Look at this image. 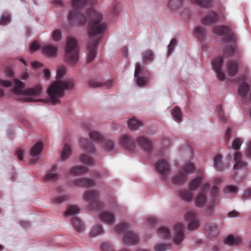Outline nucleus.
<instances>
[{"instance_id":"1","label":"nucleus","mask_w":251,"mask_h":251,"mask_svg":"<svg viewBox=\"0 0 251 251\" xmlns=\"http://www.w3.org/2000/svg\"><path fill=\"white\" fill-rule=\"evenodd\" d=\"M98 0H72L73 10L69 11L67 20L71 26H84L90 20L88 32L90 37H94L104 34L106 24L102 22V15L92 8L87 9L86 15L83 14L84 9L88 5H92Z\"/></svg>"},{"instance_id":"2","label":"nucleus","mask_w":251,"mask_h":251,"mask_svg":"<svg viewBox=\"0 0 251 251\" xmlns=\"http://www.w3.org/2000/svg\"><path fill=\"white\" fill-rule=\"evenodd\" d=\"M65 72V67H59L56 74V78L58 80L51 83L48 89L47 93L50 97V101L53 105L60 103L59 99L63 97L65 90L72 89L75 85V81L72 79L59 80L63 76Z\"/></svg>"},{"instance_id":"3","label":"nucleus","mask_w":251,"mask_h":251,"mask_svg":"<svg viewBox=\"0 0 251 251\" xmlns=\"http://www.w3.org/2000/svg\"><path fill=\"white\" fill-rule=\"evenodd\" d=\"M64 58L72 64H75L78 60L77 42L74 38L69 37L67 39Z\"/></svg>"},{"instance_id":"4","label":"nucleus","mask_w":251,"mask_h":251,"mask_svg":"<svg viewBox=\"0 0 251 251\" xmlns=\"http://www.w3.org/2000/svg\"><path fill=\"white\" fill-rule=\"evenodd\" d=\"M129 225L126 223H123L117 225L115 228V230L118 234L125 232L122 238L125 245H135L139 242L138 236L132 231H127Z\"/></svg>"},{"instance_id":"5","label":"nucleus","mask_w":251,"mask_h":251,"mask_svg":"<svg viewBox=\"0 0 251 251\" xmlns=\"http://www.w3.org/2000/svg\"><path fill=\"white\" fill-rule=\"evenodd\" d=\"M14 84L15 86L12 90V93L18 95L39 96L42 92V87L40 84H37L31 88L23 90L25 86L24 82L19 79H15Z\"/></svg>"},{"instance_id":"6","label":"nucleus","mask_w":251,"mask_h":251,"mask_svg":"<svg viewBox=\"0 0 251 251\" xmlns=\"http://www.w3.org/2000/svg\"><path fill=\"white\" fill-rule=\"evenodd\" d=\"M99 193L96 190H87L83 194V199L88 203L91 210L100 209L103 208V204L99 201Z\"/></svg>"},{"instance_id":"7","label":"nucleus","mask_w":251,"mask_h":251,"mask_svg":"<svg viewBox=\"0 0 251 251\" xmlns=\"http://www.w3.org/2000/svg\"><path fill=\"white\" fill-rule=\"evenodd\" d=\"M224 62V57L220 56L215 58L212 62V65L217 77L223 81L225 78V73L222 71V67Z\"/></svg>"},{"instance_id":"8","label":"nucleus","mask_w":251,"mask_h":251,"mask_svg":"<svg viewBox=\"0 0 251 251\" xmlns=\"http://www.w3.org/2000/svg\"><path fill=\"white\" fill-rule=\"evenodd\" d=\"M119 143L122 147L130 151H133L135 147V140L127 134L122 135L119 138Z\"/></svg>"},{"instance_id":"9","label":"nucleus","mask_w":251,"mask_h":251,"mask_svg":"<svg viewBox=\"0 0 251 251\" xmlns=\"http://www.w3.org/2000/svg\"><path fill=\"white\" fill-rule=\"evenodd\" d=\"M155 168L156 172L164 177L168 176L171 173L168 162L165 160L158 161L155 165Z\"/></svg>"},{"instance_id":"10","label":"nucleus","mask_w":251,"mask_h":251,"mask_svg":"<svg viewBox=\"0 0 251 251\" xmlns=\"http://www.w3.org/2000/svg\"><path fill=\"white\" fill-rule=\"evenodd\" d=\"M185 219L189 221L187 228L189 230H195L199 226V220L197 217L196 213L189 211L185 216Z\"/></svg>"},{"instance_id":"11","label":"nucleus","mask_w":251,"mask_h":251,"mask_svg":"<svg viewBox=\"0 0 251 251\" xmlns=\"http://www.w3.org/2000/svg\"><path fill=\"white\" fill-rule=\"evenodd\" d=\"M99 40H91L87 45V62L90 63L95 59L96 54V47L98 43Z\"/></svg>"},{"instance_id":"12","label":"nucleus","mask_w":251,"mask_h":251,"mask_svg":"<svg viewBox=\"0 0 251 251\" xmlns=\"http://www.w3.org/2000/svg\"><path fill=\"white\" fill-rule=\"evenodd\" d=\"M43 148L42 143L39 142L36 143L31 149L30 151V155L33 158L30 160L31 164H35L37 162L39 157L38 155L41 152Z\"/></svg>"},{"instance_id":"13","label":"nucleus","mask_w":251,"mask_h":251,"mask_svg":"<svg viewBox=\"0 0 251 251\" xmlns=\"http://www.w3.org/2000/svg\"><path fill=\"white\" fill-rule=\"evenodd\" d=\"M136 143L147 152H150L152 149L151 141L147 137L139 136L136 139Z\"/></svg>"},{"instance_id":"14","label":"nucleus","mask_w":251,"mask_h":251,"mask_svg":"<svg viewBox=\"0 0 251 251\" xmlns=\"http://www.w3.org/2000/svg\"><path fill=\"white\" fill-rule=\"evenodd\" d=\"M184 226L182 224H177L174 227L175 235L174 238V242L175 244H180L184 239L183 230Z\"/></svg>"},{"instance_id":"15","label":"nucleus","mask_w":251,"mask_h":251,"mask_svg":"<svg viewBox=\"0 0 251 251\" xmlns=\"http://www.w3.org/2000/svg\"><path fill=\"white\" fill-rule=\"evenodd\" d=\"M209 186L208 183H205L203 186V190L201 191L195 199V203L197 207H203L206 202V193L204 189L208 188Z\"/></svg>"},{"instance_id":"16","label":"nucleus","mask_w":251,"mask_h":251,"mask_svg":"<svg viewBox=\"0 0 251 251\" xmlns=\"http://www.w3.org/2000/svg\"><path fill=\"white\" fill-rule=\"evenodd\" d=\"M73 184L74 185L77 187L87 188L94 186L95 181L91 179L81 178L73 180Z\"/></svg>"},{"instance_id":"17","label":"nucleus","mask_w":251,"mask_h":251,"mask_svg":"<svg viewBox=\"0 0 251 251\" xmlns=\"http://www.w3.org/2000/svg\"><path fill=\"white\" fill-rule=\"evenodd\" d=\"M142 69L141 67L140 64L138 62L136 63L135 70L134 73V76L136 78V82L139 87H142L147 83V78L140 76L139 75L141 74Z\"/></svg>"},{"instance_id":"18","label":"nucleus","mask_w":251,"mask_h":251,"mask_svg":"<svg viewBox=\"0 0 251 251\" xmlns=\"http://www.w3.org/2000/svg\"><path fill=\"white\" fill-rule=\"evenodd\" d=\"M218 20V14L213 11H210L201 19V23L204 25H208L216 23Z\"/></svg>"},{"instance_id":"19","label":"nucleus","mask_w":251,"mask_h":251,"mask_svg":"<svg viewBox=\"0 0 251 251\" xmlns=\"http://www.w3.org/2000/svg\"><path fill=\"white\" fill-rule=\"evenodd\" d=\"M218 193V188L216 186H213L210 191V194L212 197V200L209 203V205L207 207V210L209 212L212 211L214 206L218 204L219 203V201L216 197Z\"/></svg>"},{"instance_id":"20","label":"nucleus","mask_w":251,"mask_h":251,"mask_svg":"<svg viewBox=\"0 0 251 251\" xmlns=\"http://www.w3.org/2000/svg\"><path fill=\"white\" fill-rule=\"evenodd\" d=\"M238 71V64L236 61L230 60L227 62L226 65V72L229 76H234L237 74Z\"/></svg>"},{"instance_id":"21","label":"nucleus","mask_w":251,"mask_h":251,"mask_svg":"<svg viewBox=\"0 0 251 251\" xmlns=\"http://www.w3.org/2000/svg\"><path fill=\"white\" fill-rule=\"evenodd\" d=\"M99 218L102 222L108 225L112 224L115 219L114 214L108 211L101 212L99 215Z\"/></svg>"},{"instance_id":"22","label":"nucleus","mask_w":251,"mask_h":251,"mask_svg":"<svg viewBox=\"0 0 251 251\" xmlns=\"http://www.w3.org/2000/svg\"><path fill=\"white\" fill-rule=\"evenodd\" d=\"M113 81L109 80L105 83H100L94 79H90L88 82V85L90 88H96L100 87H104L106 88H110L112 85Z\"/></svg>"},{"instance_id":"23","label":"nucleus","mask_w":251,"mask_h":251,"mask_svg":"<svg viewBox=\"0 0 251 251\" xmlns=\"http://www.w3.org/2000/svg\"><path fill=\"white\" fill-rule=\"evenodd\" d=\"M42 50L44 54L49 57H53L56 55L58 48L54 46L48 44L44 46Z\"/></svg>"},{"instance_id":"24","label":"nucleus","mask_w":251,"mask_h":251,"mask_svg":"<svg viewBox=\"0 0 251 251\" xmlns=\"http://www.w3.org/2000/svg\"><path fill=\"white\" fill-rule=\"evenodd\" d=\"M242 155L239 152H235L234 154V160L235 164L234 165V169L235 170L246 168L247 163L241 160Z\"/></svg>"},{"instance_id":"25","label":"nucleus","mask_w":251,"mask_h":251,"mask_svg":"<svg viewBox=\"0 0 251 251\" xmlns=\"http://www.w3.org/2000/svg\"><path fill=\"white\" fill-rule=\"evenodd\" d=\"M57 170V167L56 165H53L45 175V179L47 181H56L58 180L60 175L56 173Z\"/></svg>"},{"instance_id":"26","label":"nucleus","mask_w":251,"mask_h":251,"mask_svg":"<svg viewBox=\"0 0 251 251\" xmlns=\"http://www.w3.org/2000/svg\"><path fill=\"white\" fill-rule=\"evenodd\" d=\"M80 143L82 148L87 152L90 153H92L95 152V147L89 140L85 138H82L80 140Z\"/></svg>"},{"instance_id":"27","label":"nucleus","mask_w":251,"mask_h":251,"mask_svg":"<svg viewBox=\"0 0 251 251\" xmlns=\"http://www.w3.org/2000/svg\"><path fill=\"white\" fill-rule=\"evenodd\" d=\"M205 230L206 231L208 236L212 237H216L218 234V229L214 224L208 223L205 226Z\"/></svg>"},{"instance_id":"28","label":"nucleus","mask_w":251,"mask_h":251,"mask_svg":"<svg viewBox=\"0 0 251 251\" xmlns=\"http://www.w3.org/2000/svg\"><path fill=\"white\" fill-rule=\"evenodd\" d=\"M187 178V176L185 174L180 172L177 175L173 177L172 181L174 184L180 186L185 183Z\"/></svg>"},{"instance_id":"29","label":"nucleus","mask_w":251,"mask_h":251,"mask_svg":"<svg viewBox=\"0 0 251 251\" xmlns=\"http://www.w3.org/2000/svg\"><path fill=\"white\" fill-rule=\"evenodd\" d=\"M88 169L84 166H75L70 170V174L74 176L81 175L88 172Z\"/></svg>"},{"instance_id":"30","label":"nucleus","mask_w":251,"mask_h":251,"mask_svg":"<svg viewBox=\"0 0 251 251\" xmlns=\"http://www.w3.org/2000/svg\"><path fill=\"white\" fill-rule=\"evenodd\" d=\"M213 162L214 168L219 171H223L226 168V165L223 162L222 157L219 154L215 156Z\"/></svg>"},{"instance_id":"31","label":"nucleus","mask_w":251,"mask_h":251,"mask_svg":"<svg viewBox=\"0 0 251 251\" xmlns=\"http://www.w3.org/2000/svg\"><path fill=\"white\" fill-rule=\"evenodd\" d=\"M71 223L75 230L78 232H81L84 229V226L82 222L76 217L71 219Z\"/></svg>"},{"instance_id":"32","label":"nucleus","mask_w":251,"mask_h":251,"mask_svg":"<svg viewBox=\"0 0 251 251\" xmlns=\"http://www.w3.org/2000/svg\"><path fill=\"white\" fill-rule=\"evenodd\" d=\"M250 90V86L248 84L245 82H243L238 88V94L241 98L246 99L247 94Z\"/></svg>"},{"instance_id":"33","label":"nucleus","mask_w":251,"mask_h":251,"mask_svg":"<svg viewBox=\"0 0 251 251\" xmlns=\"http://www.w3.org/2000/svg\"><path fill=\"white\" fill-rule=\"evenodd\" d=\"M195 170L194 164L190 162H186L181 168V172L186 176L188 174H193Z\"/></svg>"},{"instance_id":"34","label":"nucleus","mask_w":251,"mask_h":251,"mask_svg":"<svg viewBox=\"0 0 251 251\" xmlns=\"http://www.w3.org/2000/svg\"><path fill=\"white\" fill-rule=\"evenodd\" d=\"M179 197L185 201H190L193 198V194L188 190H181L178 192Z\"/></svg>"},{"instance_id":"35","label":"nucleus","mask_w":251,"mask_h":251,"mask_svg":"<svg viewBox=\"0 0 251 251\" xmlns=\"http://www.w3.org/2000/svg\"><path fill=\"white\" fill-rule=\"evenodd\" d=\"M241 242V239L238 237H234L232 235L228 236L224 240V243L230 246L237 245Z\"/></svg>"},{"instance_id":"36","label":"nucleus","mask_w":251,"mask_h":251,"mask_svg":"<svg viewBox=\"0 0 251 251\" xmlns=\"http://www.w3.org/2000/svg\"><path fill=\"white\" fill-rule=\"evenodd\" d=\"M89 136L90 139L96 141L101 144L103 139L105 138L100 132L96 131H91L89 133Z\"/></svg>"},{"instance_id":"37","label":"nucleus","mask_w":251,"mask_h":251,"mask_svg":"<svg viewBox=\"0 0 251 251\" xmlns=\"http://www.w3.org/2000/svg\"><path fill=\"white\" fill-rule=\"evenodd\" d=\"M127 124L129 128L132 130H136L139 127L142 126V123L136 119L135 118H133L131 119H130L128 121Z\"/></svg>"},{"instance_id":"38","label":"nucleus","mask_w":251,"mask_h":251,"mask_svg":"<svg viewBox=\"0 0 251 251\" xmlns=\"http://www.w3.org/2000/svg\"><path fill=\"white\" fill-rule=\"evenodd\" d=\"M202 180L201 176H198L192 179L189 183V189L191 191L196 190L201 184Z\"/></svg>"},{"instance_id":"39","label":"nucleus","mask_w":251,"mask_h":251,"mask_svg":"<svg viewBox=\"0 0 251 251\" xmlns=\"http://www.w3.org/2000/svg\"><path fill=\"white\" fill-rule=\"evenodd\" d=\"M229 32V28L224 25L217 26L213 28V33L217 35H225Z\"/></svg>"},{"instance_id":"40","label":"nucleus","mask_w":251,"mask_h":251,"mask_svg":"<svg viewBox=\"0 0 251 251\" xmlns=\"http://www.w3.org/2000/svg\"><path fill=\"white\" fill-rule=\"evenodd\" d=\"M72 149L70 146L68 144H65L63 148L61 159L62 160H65L69 157L71 154Z\"/></svg>"},{"instance_id":"41","label":"nucleus","mask_w":251,"mask_h":251,"mask_svg":"<svg viewBox=\"0 0 251 251\" xmlns=\"http://www.w3.org/2000/svg\"><path fill=\"white\" fill-rule=\"evenodd\" d=\"M172 114L174 120L176 122L180 123L182 121L181 111L178 107L176 106L172 110Z\"/></svg>"},{"instance_id":"42","label":"nucleus","mask_w":251,"mask_h":251,"mask_svg":"<svg viewBox=\"0 0 251 251\" xmlns=\"http://www.w3.org/2000/svg\"><path fill=\"white\" fill-rule=\"evenodd\" d=\"M183 0H170L168 7L171 10H176L181 7Z\"/></svg>"},{"instance_id":"43","label":"nucleus","mask_w":251,"mask_h":251,"mask_svg":"<svg viewBox=\"0 0 251 251\" xmlns=\"http://www.w3.org/2000/svg\"><path fill=\"white\" fill-rule=\"evenodd\" d=\"M158 235L164 239H169L170 237V230L166 227H162L157 231Z\"/></svg>"},{"instance_id":"44","label":"nucleus","mask_w":251,"mask_h":251,"mask_svg":"<svg viewBox=\"0 0 251 251\" xmlns=\"http://www.w3.org/2000/svg\"><path fill=\"white\" fill-rule=\"evenodd\" d=\"M236 50V46L231 45L227 46L224 50V55L227 57H231L235 52Z\"/></svg>"},{"instance_id":"45","label":"nucleus","mask_w":251,"mask_h":251,"mask_svg":"<svg viewBox=\"0 0 251 251\" xmlns=\"http://www.w3.org/2000/svg\"><path fill=\"white\" fill-rule=\"evenodd\" d=\"M102 147L107 151H110L114 147V143L113 141L106 139L105 138L100 144Z\"/></svg>"},{"instance_id":"46","label":"nucleus","mask_w":251,"mask_h":251,"mask_svg":"<svg viewBox=\"0 0 251 251\" xmlns=\"http://www.w3.org/2000/svg\"><path fill=\"white\" fill-rule=\"evenodd\" d=\"M195 32L200 41H202L206 33L205 30L201 26H199L196 27Z\"/></svg>"},{"instance_id":"47","label":"nucleus","mask_w":251,"mask_h":251,"mask_svg":"<svg viewBox=\"0 0 251 251\" xmlns=\"http://www.w3.org/2000/svg\"><path fill=\"white\" fill-rule=\"evenodd\" d=\"M80 161L87 165H92L94 164V160L92 158L85 154H82L79 157Z\"/></svg>"},{"instance_id":"48","label":"nucleus","mask_w":251,"mask_h":251,"mask_svg":"<svg viewBox=\"0 0 251 251\" xmlns=\"http://www.w3.org/2000/svg\"><path fill=\"white\" fill-rule=\"evenodd\" d=\"M237 38L236 35L233 33H230V30L227 34H225V37L223 40L226 42H234L237 41Z\"/></svg>"},{"instance_id":"49","label":"nucleus","mask_w":251,"mask_h":251,"mask_svg":"<svg viewBox=\"0 0 251 251\" xmlns=\"http://www.w3.org/2000/svg\"><path fill=\"white\" fill-rule=\"evenodd\" d=\"M191 1L202 7H209L211 4V0H191Z\"/></svg>"},{"instance_id":"50","label":"nucleus","mask_w":251,"mask_h":251,"mask_svg":"<svg viewBox=\"0 0 251 251\" xmlns=\"http://www.w3.org/2000/svg\"><path fill=\"white\" fill-rule=\"evenodd\" d=\"M79 211V209L76 206L74 205H71L69 206L65 213V215L66 216H70L72 215H75Z\"/></svg>"},{"instance_id":"51","label":"nucleus","mask_w":251,"mask_h":251,"mask_svg":"<svg viewBox=\"0 0 251 251\" xmlns=\"http://www.w3.org/2000/svg\"><path fill=\"white\" fill-rule=\"evenodd\" d=\"M69 197L67 195H64L58 197H55L53 199V202L54 203H61L68 201Z\"/></svg>"},{"instance_id":"52","label":"nucleus","mask_w":251,"mask_h":251,"mask_svg":"<svg viewBox=\"0 0 251 251\" xmlns=\"http://www.w3.org/2000/svg\"><path fill=\"white\" fill-rule=\"evenodd\" d=\"M103 232V229L101 225H97L94 226L91 231V234L94 236H97Z\"/></svg>"},{"instance_id":"53","label":"nucleus","mask_w":251,"mask_h":251,"mask_svg":"<svg viewBox=\"0 0 251 251\" xmlns=\"http://www.w3.org/2000/svg\"><path fill=\"white\" fill-rule=\"evenodd\" d=\"M153 56V53L151 50L145 51L143 54V61L145 62L147 60H152Z\"/></svg>"},{"instance_id":"54","label":"nucleus","mask_w":251,"mask_h":251,"mask_svg":"<svg viewBox=\"0 0 251 251\" xmlns=\"http://www.w3.org/2000/svg\"><path fill=\"white\" fill-rule=\"evenodd\" d=\"M171 248V245L169 244H159L154 247L155 251H165Z\"/></svg>"},{"instance_id":"55","label":"nucleus","mask_w":251,"mask_h":251,"mask_svg":"<svg viewBox=\"0 0 251 251\" xmlns=\"http://www.w3.org/2000/svg\"><path fill=\"white\" fill-rule=\"evenodd\" d=\"M177 44V41L175 38L172 39L170 44L168 45V55L169 56L171 54L172 52L174 50V48Z\"/></svg>"},{"instance_id":"56","label":"nucleus","mask_w":251,"mask_h":251,"mask_svg":"<svg viewBox=\"0 0 251 251\" xmlns=\"http://www.w3.org/2000/svg\"><path fill=\"white\" fill-rule=\"evenodd\" d=\"M10 22V17L7 13L4 14L0 19V25H5Z\"/></svg>"},{"instance_id":"57","label":"nucleus","mask_w":251,"mask_h":251,"mask_svg":"<svg viewBox=\"0 0 251 251\" xmlns=\"http://www.w3.org/2000/svg\"><path fill=\"white\" fill-rule=\"evenodd\" d=\"M241 144L242 140L240 139L236 138L232 143V148L237 151L240 149Z\"/></svg>"},{"instance_id":"58","label":"nucleus","mask_w":251,"mask_h":251,"mask_svg":"<svg viewBox=\"0 0 251 251\" xmlns=\"http://www.w3.org/2000/svg\"><path fill=\"white\" fill-rule=\"evenodd\" d=\"M61 32L59 29L54 30L52 34V39L55 41H59L61 39Z\"/></svg>"},{"instance_id":"59","label":"nucleus","mask_w":251,"mask_h":251,"mask_svg":"<svg viewBox=\"0 0 251 251\" xmlns=\"http://www.w3.org/2000/svg\"><path fill=\"white\" fill-rule=\"evenodd\" d=\"M101 249L102 251H114V247L109 243L103 244L101 246Z\"/></svg>"},{"instance_id":"60","label":"nucleus","mask_w":251,"mask_h":251,"mask_svg":"<svg viewBox=\"0 0 251 251\" xmlns=\"http://www.w3.org/2000/svg\"><path fill=\"white\" fill-rule=\"evenodd\" d=\"M237 191V187L233 185H228L224 189V193L227 194L229 193H235Z\"/></svg>"},{"instance_id":"61","label":"nucleus","mask_w":251,"mask_h":251,"mask_svg":"<svg viewBox=\"0 0 251 251\" xmlns=\"http://www.w3.org/2000/svg\"><path fill=\"white\" fill-rule=\"evenodd\" d=\"M216 111L218 112V116H219V118H220V119L223 121H225L226 117L224 115V112L222 109V105L217 106V108H216Z\"/></svg>"},{"instance_id":"62","label":"nucleus","mask_w":251,"mask_h":251,"mask_svg":"<svg viewBox=\"0 0 251 251\" xmlns=\"http://www.w3.org/2000/svg\"><path fill=\"white\" fill-rule=\"evenodd\" d=\"M119 12V6L117 3H114L113 4L111 10V14L112 16L115 17L117 16Z\"/></svg>"},{"instance_id":"63","label":"nucleus","mask_w":251,"mask_h":251,"mask_svg":"<svg viewBox=\"0 0 251 251\" xmlns=\"http://www.w3.org/2000/svg\"><path fill=\"white\" fill-rule=\"evenodd\" d=\"M12 83L11 81L2 80L0 79V85L4 87H10L12 86Z\"/></svg>"},{"instance_id":"64","label":"nucleus","mask_w":251,"mask_h":251,"mask_svg":"<svg viewBox=\"0 0 251 251\" xmlns=\"http://www.w3.org/2000/svg\"><path fill=\"white\" fill-rule=\"evenodd\" d=\"M40 46L38 43L36 41H34L31 43L30 46V50L31 52L35 51L37 49L39 48Z\"/></svg>"}]
</instances>
